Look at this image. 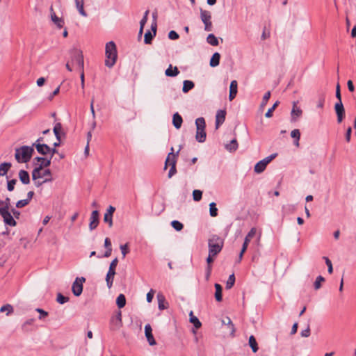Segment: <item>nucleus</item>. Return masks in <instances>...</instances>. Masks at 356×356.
Here are the masks:
<instances>
[{"mask_svg": "<svg viewBox=\"0 0 356 356\" xmlns=\"http://www.w3.org/2000/svg\"><path fill=\"white\" fill-rule=\"evenodd\" d=\"M10 199L6 197L5 200H0V215L3 218L4 222L9 226H15L16 222L10 211Z\"/></svg>", "mask_w": 356, "mask_h": 356, "instance_id": "f257e3e1", "label": "nucleus"}, {"mask_svg": "<svg viewBox=\"0 0 356 356\" xmlns=\"http://www.w3.org/2000/svg\"><path fill=\"white\" fill-rule=\"evenodd\" d=\"M105 54L106 57L105 65L111 68L115 65L118 57L116 45L114 42L110 41L106 43Z\"/></svg>", "mask_w": 356, "mask_h": 356, "instance_id": "f03ea898", "label": "nucleus"}, {"mask_svg": "<svg viewBox=\"0 0 356 356\" xmlns=\"http://www.w3.org/2000/svg\"><path fill=\"white\" fill-rule=\"evenodd\" d=\"M33 147L31 146H22L15 149V157L19 163H26L30 161L33 153Z\"/></svg>", "mask_w": 356, "mask_h": 356, "instance_id": "7ed1b4c3", "label": "nucleus"}, {"mask_svg": "<svg viewBox=\"0 0 356 356\" xmlns=\"http://www.w3.org/2000/svg\"><path fill=\"white\" fill-rule=\"evenodd\" d=\"M72 65L76 64L79 68L83 69L84 60L82 51L76 47L72 48L69 51Z\"/></svg>", "mask_w": 356, "mask_h": 356, "instance_id": "20e7f679", "label": "nucleus"}, {"mask_svg": "<svg viewBox=\"0 0 356 356\" xmlns=\"http://www.w3.org/2000/svg\"><path fill=\"white\" fill-rule=\"evenodd\" d=\"M196 135L195 138L199 143H203L206 140L205 120L204 118H198L195 120Z\"/></svg>", "mask_w": 356, "mask_h": 356, "instance_id": "39448f33", "label": "nucleus"}, {"mask_svg": "<svg viewBox=\"0 0 356 356\" xmlns=\"http://www.w3.org/2000/svg\"><path fill=\"white\" fill-rule=\"evenodd\" d=\"M43 177L50 178L51 177V172L49 169L44 170L41 166L35 168L32 172L33 180L40 179Z\"/></svg>", "mask_w": 356, "mask_h": 356, "instance_id": "423d86ee", "label": "nucleus"}, {"mask_svg": "<svg viewBox=\"0 0 356 356\" xmlns=\"http://www.w3.org/2000/svg\"><path fill=\"white\" fill-rule=\"evenodd\" d=\"M86 282L83 277H76L72 284V290L75 296H79L83 291V284Z\"/></svg>", "mask_w": 356, "mask_h": 356, "instance_id": "0eeeda50", "label": "nucleus"}, {"mask_svg": "<svg viewBox=\"0 0 356 356\" xmlns=\"http://www.w3.org/2000/svg\"><path fill=\"white\" fill-rule=\"evenodd\" d=\"M200 17L202 22L204 24V29L207 31H211L212 23L211 21V15L209 11L201 10Z\"/></svg>", "mask_w": 356, "mask_h": 356, "instance_id": "6e6552de", "label": "nucleus"}, {"mask_svg": "<svg viewBox=\"0 0 356 356\" xmlns=\"http://www.w3.org/2000/svg\"><path fill=\"white\" fill-rule=\"evenodd\" d=\"M222 246H209V255L207 258V265H211L216 257L222 250Z\"/></svg>", "mask_w": 356, "mask_h": 356, "instance_id": "1a4fd4ad", "label": "nucleus"}, {"mask_svg": "<svg viewBox=\"0 0 356 356\" xmlns=\"http://www.w3.org/2000/svg\"><path fill=\"white\" fill-rule=\"evenodd\" d=\"M334 110L337 116L338 123H341L345 116V109L342 101H338L334 105Z\"/></svg>", "mask_w": 356, "mask_h": 356, "instance_id": "9d476101", "label": "nucleus"}, {"mask_svg": "<svg viewBox=\"0 0 356 356\" xmlns=\"http://www.w3.org/2000/svg\"><path fill=\"white\" fill-rule=\"evenodd\" d=\"M260 236L261 234L258 233L257 229L253 227L245 236L243 245H248L250 243L253 242V238H255V240L257 241L259 239Z\"/></svg>", "mask_w": 356, "mask_h": 356, "instance_id": "9b49d317", "label": "nucleus"}, {"mask_svg": "<svg viewBox=\"0 0 356 356\" xmlns=\"http://www.w3.org/2000/svg\"><path fill=\"white\" fill-rule=\"evenodd\" d=\"M145 335L147 338V340L150 346H154L156 342L152 334V329L149 324H147L145 326Z\"/></svg>", "mask_w": 356, "mask_h": 356, "instance_id": "f8f14e48", "label": "nucleus"}, {"mask_svg": "<svg viewBox=\"0 0 356 356\" xmlns=\"http://www.w3.org/2000/svg\"><path fill=\"white\" fill-rule=\"evenodd\" d=\"M115 211V208L113 206H109L104 216V221L108 224V226L111 227L113 226V215Z\"/></svg>", "mask_w": 356, "mask_h": 356, "instance_id": "ddd939ff", "label": "nucleus"}, {"mask_svg": "<svg viewBox=\"0 0 356 356\" xmlns=\"http://www.w3.org/2000/svg\"><path fill=\"white\" fill-rule=\"evenodd\" d=\"M302 111L297 106V102H293V108L291 110V121L296 122L298 118L302 115Z\"/></svg>", "mask_w": 356, "mask_h": 356, "instance_id": "4468645a", "label": "nucleus"}, {"mask_svg": "<svg viewBox=\"0 0 356 356\" xmlns=\"http://www.w3.org/2000/svg\"><path fill=\"white\" fill-rule=\"evenodd\" d=\"M33 146L35 147L38 152L42 155H46L51 151V148L46 144L33 143L32 147H33Z\"/></svg>", "mask_w": 356, "mask_h": 356, "instance_id": "2eb2a0df", "label": "nucleus"}, {"mask_svg": "<svg viewBox=\"0 0 356 356\" xmlns=\"http://www.w3.org/2000/svg\"><path fill=\"white\" fill-rule=\"evenodd\" d=\"M51 12V21L54 23V24L59 29L62 28L64 25V21L62 18L56 16V13L54 11L53 7L50 8Z\"/></svg>", "mask_w": 356, "mask_h": 356, "instance_id": "dca6fc26", "label": "nucleus"}, {"mask_svg": "<svg viewBox=\"0 0 356 356\" xmlns=\"http://www.w3.org/2000/svg\"><path fill=\"white\" fill-rule=\"evenodd\" d=\"M99 224V211L97 210H95L92 212L90 216V222L89 224L90 229H94L97 227Z\"/></svg>", "mask_w": 356, "mask_h": 356, "instance_id": "f3484780", "label": "nucleus"}, {"mask_svg": "<svg viewBox=\"0 0 356 356\" xmlns=\"http://www.w3.org/2000/svg\"><path fill=\"white\" fill-rule=\"evenodd\" d=\"M226 111L225 110H219L216 115V129H218L225 120Z\"/></svg>", "mask_w": 356, "mask_h": 356, "instance_id": "a211bd4d", "label": "nucleus"}, {"mask_svg": "<svg viewBox=\"0 0 356 356\" xmlns=\"http://www.w3.org/2000/svg\"><path fill=\"white\" fill-rule=\"evenodd\" d=\"M237 88H238V83L236 80H233L231 81L230 86H229V99L230 101L233 100L236 94H237Z\"/></svg>", "mask_w": 356, "mask_h": 356, "instance_id": "6ab92c4d", "label": "nucleus"}, {"mask_svg": "<svg viewBox=\"0 0 356 356\" xmlns=\"http://www.w3.org/2000/svg\"><path fill=\"white\" fill-rule=\"evenodd\" d=\"M180 149H181V147H179V150L176 153L170 152L168 154L167 158L165 161L164 170H166L168 165L170 166V163L172 162L173 159H175V161H177V158L179 155Z\"/></svg>", "mask_w": 356, "mask_h": 356, "instance_id": "aec40b11", "label": "nucleus"}, {"mask_svg": "<svg viewBox=\"0 0 356 356\" xmlns=\"http://www.w3.org/2000/svg\"><path fill=\"white\" fill-rule=\"evenodd\" d=\"M115 275V270L108 269V271L106 276V285L108 289H111L113 286Z\"/></svg>", "mask_w": 356, "mask_h": 356, "instance_id": "412c9836", "label": "nucleus"}, {"mask_svg": "<svg viewBox=\"0 0 356 356\" xmlns=\"http://www.w3.org/2000/svg\"><path fill=\"white\" fill-rule=\"evenodd\" d=\"M179 74V71L177 68V67H172V65H170L168 68H167L165 71V74L167 76H170V77H175L176 76H177L178 74Z\"/></svg>", "mask_w": 356, "mask_h": 356, "instance_id": "4be33fe9", "label": "nucleus"}, {"mask_svg": "<svg viewBox=\"0 0 356 356\" xmlns=\"http://www.w3.org/2000/svg\"><path fill=\"white\" fill-rule=\"evenodd\" d=\"M183 120L181 116L178 113H175L172 117V124L176 129H179L181 127Z\"/></svg>", "mask_w": 356, "mask_h": 356, "instance_id": "5701e85b", "label": "nucleus"}, {"mask_svg": "<svg viewBox=\"0 0 356 356\" xmlns=\"http://www.w3.org/2000/svg\"><path fill=\"white\" fill-rule=\"evenodd\" d=\"M19 178L24 184H28L30 182L29 175L24 170H21L19 172Z\"/></svg>", "mask_w": 356, "mask_h": 356, "instance_id": "b1692460", "label": "nucleus"}, {"mask_svg": "<svg viewBox=\"0 0 356 356\" xmlns=\"http://www.w3.org/2000/svg\"><path fill=\"white\" fill-rule=\"evenodd\" d=\"M220 54L218 52L214 53L210 60V66L212 67L218 66L220 63Z\"/></svg>", "mask_w": 356, "mask_h": 356, "instance_id": "393cba45", "label": "nucleus"}, {"mask_svg": "<svg viewBox=\"0 0 356 356\" xmlns=\"http://www.w3.org/2000/svg\"><path fill=\"white\" fill-rule=\"evenodd\" d=\"M75 4H76V7L79 13H80V15H81L83 17H86L87 13H86V11L84 10V8H83V5H84L83 0H75Z\"/></svg>", "mask_w": 356, "mask_h": 356, "instance_id": "a878e982", "label": "nucleus"}, {"mask_svg": "<svg viewBox=\"0 0 356 356\" xmlns=\"http://www.w3.org/2000/svg\"><path fill=\"white\" fill-rule=\"evenodd\" d=\"M222 323L227 325L228 328L231 330V334L234 335L236 330L230 318L227 316L225 319L222 320Z\"/></svg>", "mask_w": 356, "mask_h": 356, "instance_id": "bb28decb", "label": "nucleus"}, {"mask_svg": "<svg viewBox=\"0 0 356 356\" xmlns=\"http://www.w3.org/2000/svg\"><path fill=\"white\" fill-rule=\"evenodd\" d=\"M194 83L189 80H185L183 83L182 91L184 93L188 92L189 90L194 88Z\"/></svg>", "mask_w": 356, "mask_h": 356, "instance_id": "cd10ccee", "label": "nucleus"}, {"mask_svg": "<svg viewBox=\"0 0 356 356\" xmlns=\"http://www.w3.org/2000/svg\"><path fill=\"white\" fill-rule=\"evenodd\" d=\"M223 239L217 235L212 236L209 240L208 245H222Z\"/></svg>", "mask_w": 356, "mask_h": 356, "instance_id": "c85d7f7f", "label": "nucleus"}, {"mask_svg": "<svg viewBox=\"0 0 356 356\" xmlns=\"http://www.w3.org/2000/svg\"><path fill=\"white\" fill-rule=\"evenodd\" d=\"M189 316H190V322L193 324L194 327L196 329H199L201 327L202 323L199 321V319L195 316L193 315V312H190Z\"/></svg>", "mask_w": 356, "mask_h": 356, "instance_id": "c756f323", "label": "nucleus"}, {"mask_svg": "<svg viewBox=\"0 0 356 356\" xmlns=\"http://www.w3.org/2000/svg\"><path fill=\"white\" fill-rule=\"evenodd\" d=\"M158 299V307L160 310H163L167 308V306L165 305V299L163 295L159 293L157 295Z\"/></svg>", "mask_w": 356, "mask_h": 356, "instance_id": "7c9ffc66", "label": "nucleus"}, {"mask_svg": "<svg viewBox=\"0 0 356 356\" xmlns=\"http://www.w3.org/2000/svg\"><path fill=\"white\" fill-rule=\"evenodd\" d=\"M215 288H216V293H215V298L216 300L218 302H220L222 300V288L220 284H215Z\"/></svg>", "mask_w": 356, "mask_h": 356, "instance_id": "2f4dec72", "label": "nucleus"}, {"mask_svg": "<svg viewBox=\"0 0 356 356\" xmlns=\"http://www.w3.org/2000/svg\"><path fill=\"white\" fill-rule=\"evenodd\" d=\"M225 148L230 152L236 151L238 148L237 140L236 139L232 140L230 143L225 145Z\"/></svg>", "mask_w": 356, "mask_h": 356, "instance_id": "473e14b6", "label": "nucleus"}, {"mask_svg": "<svg viewBox=\"0 0 356 356\" xmlns=\"http://www.w3.org/2000/svg\"><path fill=\"white\" fill-rule=\"evenodd\" d=\"M152 31H154V35H152L150 31H147L145 34L144 41H145V42L146 44H150L151 41H152V40L153 38V36L155 35L156 31V26H152Z\"/></svg>", "mask_w": 356, "mask_h": 356, "instance_id": "72a5a7b5", "label": "nucleus"}, {"mask_svg": "<svg viewBox=\"0 0 356 356\" xmlns=\"http://www.w3.org/2000/svg\"><path fill=\"white\" fill-rule=\"evenodd\" d=\"M249 345L251 347L253 353H256L257 352L258 349H259V347H258V344L257 343V341L254 338V337L253 335H251L250 337H249Z\"/></svg>", "mask_w": 356, "mask_h": 356, "instance_id": "f704fd0d", "label": "nucleus"}, {"mask_svg": "<svg viewBox=\"0 0 356 356\" xmlns=\"http://www.w3.org/2000/svg\"><path fill=\"white\" fill-rule=\"evenodd\" d=\"M116 304L119 308H123L126 305V298L124 294H120L116 299Z\"/></svg>", "mask_w": 356, "mask_h": 356, "instance_id": "c9c22d12", "label": "nucleus"}, {"mask_svg": "<svg viewBox=\"0 0 356 356\" xmlns=\"http://www.w3.org/2000/svg\"><path fill=\"white\" fill-rule=\"evenodd\" d=\"M11 167L10 163H3L0 165V176L5 175L10 168Z\"/></svg>", "mask_w": 356, "mask_h": 356, "instance_id": "e433bc0d", "label": "nucleus"}, {"mask_svg": "<svg viewBox=\"0 0 356 356\" xmlns=\"http://www.w3.org/2000/svg\"><path fill=\"white\" fill-rule=\"evenodd\" d=\"M38 161L40 162V163L38 165V166H41V168L44 167H48L51 164V160L50 159H46L42 157H36L35 159Z\"/></svg>", "mask_w": 356, "mask_h": 356, "instance_id": "4c0bfd02", "label": "nucleus"}, {"mask_svg": "<svg viewBox=\"0 0 356 356\" xmlns=\"http://www.w3.org/2000/svg\"><path fill=\"white\" fill-rule=\"evenodd\" d=\"M176 163H177V161H175V159H173V160L170 163V170L168 172V177L169 179H170L177 172Z\"/></svg>", "mask_w": 356, "mask_h": 356, "instance_id": "58836bf2", "label": "nucleus"}, {"mask_svg": "<svg viewBox=\"0 0 356 356\" xmlns=\"http://www.w3.org/2000/svg\"><path fill=\"white\" fill-rule=\"evenodd\" d=\"M114 322L116 329H118L122 326V314L120 311L118 312L115 319H112V323Z\"/></svg>", "mask_w": 356, "mask_h": 356, "instance_id": "ea45409f", "label": "nucleus"}, {"mask_svg": "<svg viewBox=\"0 0 356 356\" xmlns=\"http://www.w3.org/2000/svg\"><path fill=\"white\" fill-rule=\"evenodd\" d=\"M207 41L209 44L212 46L218 45V38L212 33L209 34L207 38Z\"/></svg>", "mask_w": 356, "mask_h": 356, "instance_id": "a19ab883", "label": "nucleus"}, {"mask_svg": "<svg viewBox=\"0 0 356 356\" xmlns=\"http://www.w3.org/2000/svg\"><path fill=\"white\" fill-rule=\"evenodd\" d=\"M234 283H235V276H234V274L232 273V275H229V277L226 282L225 288L227 289H230L231 288H232Z\"/></svg>", "mask_w": 356, "mask_h": 356, "instance_id": "79ce46f5", "label": "nucleus"}, {"mask_svg": "<svg viewBox=\"0 0 356 356\" xmlns=\"http://www.w3.org/2000/svg\"><path fill=\"white\" fill-rule=\"evenodd\" d=\"M62 126L60 123H56L54 127V133L56 137V139L58 141H60V131H61Z\"/></svg>", "mask_w": 356, "mask_h": 356, "instance_id": "37998d69", "label": "nucleus"}, {"mask_svg": "<svg viewBox=\"0 0 356 356\" xmlns=\"http://www.w3.org/2000/svg\"><path fill=\"white\" fill-rule=\"evenodd\" d=\"M209 212L210 215L212 217H216L218 215V209L216 208V204L215 202H211L209 204Z\"/></svg>", "mask_w": 356, "mask_h": 356, "instance_id": "c03bdc74", "label": "nucleus"}, {"mask_svg": "<svg viewBox=\"0 0 356 356\" xmlns=\"http://www.w3.org/2000/svg\"><path fill=\"white\" fill-rule=\"evenodd\" d=\"M291 136L292 138L296 139V145L298 146L299 145V140H300V131L298 129H293L291 132Z\"/></svg>", "mask_w": 356, "mask_h": 356, "instance_id": "a18cd8bd", "label": "nucleus"}, {"mask_svg": "<svg viewBox=\"0 0 356 356\" xmlns=\"http://www.w3.org/2000/svg\"><path fill=\"white\" fill-rule=\"evenodd\" d=\"M324 281H325L324 277L321 275H318L316 277V281L314 282V289L316 290L319 289L321 286V282H323Z\"/></svg>", "mask_w": 356, "mask_h": 356, "instance_id": "49530a36", "label": "nucleus"}, {"mask_svg": "<svg viewBox=\"0 0 356 356\" xmlns=\"http://www.w3.org/2000/svg\"><path fill=\"white\" fill-rule=\"evenodd\" d=\"M266 167L264 165V163L261 161H259L255 165H254V172L257 173H261L264 171Z\"/></svg>", "mask_w": 356, "mask_h": 356, "instance_id": "de8ad7c7", "label": "nucleus"}, {"mask_svg": "<svg viewBox=\"0 0 356 356\" xmlns=\"http://www.w3.org/2000/svg\"><path fill=\"white\" fill-rule=\"evenodd\" d=\"M171 225L176 231H181L184 227L183 224L178 220L172 221Z\"/></svg>", "mask_w": 356, "mask_h": 356, "instance_id": "09e8293b", "label": "nucleus"}, {"mask_svg": "<svg viewBox=\"0 0 356 356\" xmlns=\"http://www.w3.org/2000/svg\"><path fill=\"white\" fill-rule=\"evenodd\" d=\"M56 300L60 304H65L69 301V298L64 296L60 293H58Z\"/></svg>", "mask_w": 356, "mask_h": 356, "instance_id": "8fccbe9b", "label": "nucleus"}, {"mask_svg": "<svg viewBox=\"0 0 356 356\" xmlns=\"http://www.w3.org/2000/svg\"><path fill=\"white\" fill-rule=\"evenodd\" d=\"M202 192L200 190H194L193 191V198L194 201L198 202L202 199Z\"/></svg>", "mask_w": 356, "mask_h": 356, "instance_id": "3c124183", "label": "nucleus"}, {"mask_svg": "<svg viewBox=\"0 0 356 356\" xmlns=\"http://www.w3.org/2000/svg\"><path fill=\"white\" fill-rule=\"evenodd\" d=\"M7 312V314H6L7 315L12 313L13 312V308L12 305L7 304V305L2 306L0 308V312Z\"/></svg>", "mask_w": 356, "mask_h": 356, "instance_id": "603ef678", "label": "nucleus"}, {"mask_svg": "<svg viewBox=\"0 0 356 356\" xmlns=\"http://www.w3.org/2000/svg\"><path fill=\"white\" fill-rule=\"evenodd\" d=\"M279 102L277 101L273 106L268 110V111L266 113L265 116L268 118H271L273 116V111L277 108V106L279 105Z\"/></svg>", "mask_w": 356, "mask_h": 356, "instance_id": "864d4df0", "label": "nucleus"}, {"mask_svg": "<svg viewBox=\"0 0 356 356\" xmlns=\"http://www.w3.org/2000/svg\"><path fill=\"white\" fill-rule=\"evenodd\" d=\"M277 156V154L275 153V154H272L271 155L266 157L265 159H262L261 161L264 163V165H265V167H266V165L273 160L274 159L275 157Z\"/></svg>", "mask_w": 356, "mask_h": 356, "instance_id": "5fc2aeb1", "label": "nucleus"}, {"mask_svg": "<svg viewBox=\"0 0 356 356\" xmlns=\"http://www.w3.org/2000/svg\"><path fill=\"white\" fill-rule=\"evenodd\" d=\"M323 259L325 260V264L327 266V271L330 274L332 273L333 272V267L332 264L330 259L327 257H323Z\"/></svg>", "mask_w": 356, "mask_h": 356, "instance_id": "6e6d98bb", "label": "nucleus"}, {"mask_svg": "<svg viewBox=\"0 0 356 356\" xmlns=\"http://www.w3.org/2000/svg\"><path fill=\"white\" fill-rule=\"evenodd\" d=\"M106 248V250L104 254H99L97 255L98 258H102V257H108L111 254L112 249L111 246H105Z\"/></svg>", "mask_w": 356, "mask_h": 356, "instance_id": "4d7b16f0", "label": "nucleus"}, {"mask_svg": "<svg viewBox=\"0 0 356 356\" xmlns=\"http://www.w3.org/2000/svg\"><path fill=\"white\" fill-rule=\"evenodd\" d=\"M270 97V92L268 91L264 94V95L263 97V99L261 103V107H264V106H266V104H267Z\"/></svg>", "mask_w": 356, "mask_h": 356, "instance_id": "13d9d810", "label": "nucleus"}, {"mask_svg": "<svg viewBox=\"0 0 356 356\" xmlns=\"http://www.w3.org/2000/svg\"><path fill=\"white\" fill-rule=\"evenodd\" d=\"M148 14H149V10H146L144 13V16H143V19L140 22V27H141L142 29L144 28V26L145 25V24L147 21Z\"/></svg>", "mask_w": 356, "mask_h": 356, "instance_id": "bf43d9fd", "label": "nucleus"}, {"mask_svg": "<svg viewBox=\"0 0 356 356\" xmlns=\"http://www.w3.org/2000/svg\"><path fill=\"white\" fill-rule=\"evenodd\" d=\"M29 200H21L17 202L16 203V207L17 208H22L25 206H26L29 204Z\"/></svg>", "mask_w": 356, "mask_h": 356, "instance_id": "052dcab7", "label": "nucleus"}, {"mask_svg": "<svg viewBox=\"0 0 356 356\" xmlns=\"http://www.w3.org/2000/svg\"><path fill=\"white\" fill-rule=\"evenodd\" d=\"M35 182V185L36 187H40L42 184L46 182H50L52 181V177L50 178H46L44 181H40L39 179L33 180Z\"/></svg>", "mask_w": 356, "mask_h": 356, "instance_id": "680f3d73", "label": "nucleus"}, {"mask_svg": "<svg viewBox=\"0 0 356 356\" xmlns=\"http://www.w3.org/2000/svg\"><path fill=\"white\" fill-rule=\"evenodd\" d=\"M16 182H17L16 179H11L8 181L7 188L9 191H13L14 190L15 185Z\"/></svg>", "mask_w": 356, "mask_h": 356, "instance_id": "e2e57ef3", "label": "nucleus"}, {"mask_svg": "<svg viewBox=\"0 0 356 356\" xmlns=\"http://www.w3.org/2000/svg\"><path fill=\"white\" fill-rule=\"evenodd\" d=\"M35 311L38 312V313H40V314L39 316V319H42L44 317L48 316V313L47 312H45L44 310H43L42 309L37 308L35 309Z\"/></svg>", "mask_w": 356, "mask_h": 356, "instance_id": "0e129e2a", "label": "nucleus"}, {"mask_svg": "<svg viewBox=\"0 0 356 356\" xmlns=\"http://www.w3.org/2000/svg\"><path fill=\"white\" fill-rule=\"evenodd\" d=\"M211 270H212L211 265H207V266L206 268V273H205V279H206V280H209V277H210L211 273Z\"/></svg>", "mask_w": 356, "mask_h": 356, "instance_id": "69168bd1", "label": "nucleus"}, {"mask_svg": "<svg viewBox=\"0 0 356 356\" xmlns=\"http://www.w3.org/2000/svg\"><path fill=\"white\" fill-rule=\"evenodd\" d=\"M168 38L170 40H177L179 38V35L176 31H170L168 33Z\"/></svg>", "mask_w": 356, "mask_h": 356, "instance_id": "338daca9", "label": "nucleus"}, {"mask_svg": "<svg viewBox=\"0 0 356 356\" xmlns=\"http://www.w3.org/2000/svg\"><path fill=\"white\" fill-rule=\"evenodd\" d=\"M155 291L153 289H150V291L147 293V301L148 302H151L154 298Z\"/></svg>", "mask_w": 356, "mask_h": 356, "instance_id": "774afa93", "label": "nucleus"}]
</instances>
